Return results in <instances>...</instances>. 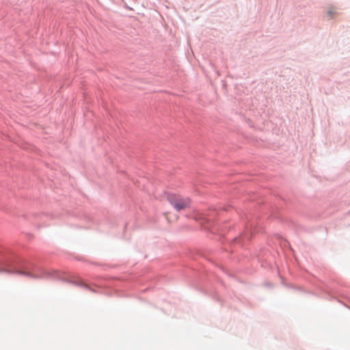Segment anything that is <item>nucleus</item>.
I'll use <instances>...</instances> for the list:
<instances>
[{
  "mask_svg": "<svg viewBox=\"0 0 350 350\" xmlns=\"http://www.w3.org/2000/svg\"><path fill=\"white\" fill-rule=\"evenodd\" d=\"M169 201L178 211L186 209L191 205V200L189 198L177 195L170 196Z\"/></svg>",
  "mask_w": 350,
  "mask_h": 350,
  "instance_id": "1",
  "label": "nucleus"
},
{
  "mask_svg": "<svg viewBox=\"0 0 350 350\" xmlns=\"http://www.w3.org/2000/svg\"><path fill=\"white\" fill-rule=\"evenodd\" d=\"M327 14L330 18L334 17L336 14V9L333 7L329 8Z\"/></svg>",
  "mask_w": 350,
  "mask_h": 350,
  "instance_id": "2",
  "label": "nucleus"
},
{
  "mask_svg": "<svg viewBox=\"0 0 350 350\" xmlns=\"http://www.w3.org/2000/svg\"><path fill=\"white\" fill-rule=\"evenodd\" d=\"M18 273L25 275H27V276H31L29 273H25V272H23V271H18Z\"/></svg>",
  "mask_w": 350,
  "mask_h": 350,
  "instance_id": "3",
  "label": "nucleus"
},
{
  "mask_svg": "<svg viewBox=\"0 0 350 350\" xmlns=\"http://www.w3.org/2000/svg\"><path fill=\"white\" fill-rule=\"evenodd\" d=\"M1 271H4V272H6L8 273H12L11 271H10L9 269H2Z\"/></svg>",
  "mask_w": 350,
  "mask_h": 350,
  "instance_id": "4",
  "label": "nucleus"
}]
</instances>
